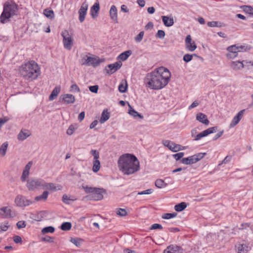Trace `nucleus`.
Here are the masks:
<instances>
[{
    "label": "nucleus",
    "mask_w": 253,
    "mask_h": 253,
    "mask_svg": "<svg viewBox=\"0 0 253 253\" xmlns=\"http://www.w3.org/2000/svg\"><path fill=\"white\" fill-rule=\"evenodd\" d=\"M244 11L250 14H253V8L251 6L245 5L244 7Z\"/></svg>",
    "instance_id": "de8ad7c7"
},
{
    "label": "nucleus",
    "mask_w": 253,
    "mask_h": 253,
    "mask_svg": "<svg viewBox=\"0 0 253 253\" xmlns=\"http://www.w3.org/2000/svg\"><path fill=\"white\" fill-rule=\"evenodd\" d=\"M11 210L8 207H3L0 209V214L3 217L8 218L12 216Z\"/></svg>",
    "instance_id": "6ab92c4d"
},
{
    "label": "nucleus",
    "mask_w": 253,
    "mask_h": 253,
    "mask_svg": "<svg viewBox=\"0 0 253 253\" xmlns=\"http://www.w3.org/2000/svg\"><path fill=\"white\" fill-rule=\"evenodd\" d=\"M62 100L67 104L73 103L75 101V96L70 94H65L63 95Z\"/></svg>",
    "instance_id": "aec40b11"
},
{
    "label": "nucleus",
    "mask_w": 253,
    "mask_h": 253,
    "mask_svg": "<svg viewBox=\"0 0 253 253\" xmlns=\"http://www.w3.org/2000/svg\"><path fill=\"white\" fill-rule=\"evenodd\" d=\"M117 214L121 216H124L127 214V212L125 209L119 208L117 209Z\"/></svg>",
    "instance_id": "c03bdc74"
},
{
    "label": "nucleus",
    "mask_w": 253,
    "mask_h": 253,
    "mask_svg": "<svg viewBox=\"0 0 253 253\" xmlns=\"http://www.w3.org/2000/svg\"><path fill=\"white\" fill-rule=\"evenodd\" d=\"M29 175V171H26L23 170V172H22V176L21 177V179L22 181H23V182L25 181L27 178L28 177Z\"/></svg>",
    "instance_id": "603ef678"
},
{
    "label": "nucleus",
    "mask_w": 253,
    "mask_h": 253,
    "mask_svg": "<svg viewBox=\"0 0 253 253\" xmlns=\"http://www.w3.org/2000/svg\"><path fill=\"white\" fill-rule=\"evenodd\" d=\"M15 203L20 207H24L31 205L33 202L30 200L27 199L24 196L22 195H18L15 199Z\"/></svg>",
    "instance_id": "1a4fd4ad"
},
{
    "label": "nucleus",
    "mask_w": 253,
    "mask_h": 253,
    "mask_svg": "<svg viewBox=\"0 0 253 253\" xmlns=\"http://www.w3.org/2000/svg\"><path fill=\"white\" fill-rule=\"evenodd\" d=\"M155 186L158 188H165L167 185V184L163 180L160 179L156 180L155 182Z\"/></svg>",
    "instance_id": "4c0bfd02"
},
{
    "label": "nucleus",
    "mask_w": 253,
    "mask_h": 253,
    "mask_svg": "<svg viewBox=\"0 0 253 253\" xmlns=\"http://www.w3.org/2000/svg\"><path fill=\"white\" fill-rule=\"evenodd\" d=\"M16 225L18 229H21L26 227V223L25 221L21 220L17 223Z\"/></svg>",
    "instance_id": "864d4df0"
},
{
    "label": "nucleus",
    "mask_w": 253,
    "mask_h": 253,
    "mask_svg": "<svg viewBox=\"0 0 253 253\" xmlns=\"http://www.w3.org/2000/svg\"><path fill=\"white\" fill-rule=\"evenodd\" d=\"M111 18L116 23H118L117 9L115 5H112L110 10Z\"/></svg>",
    "instance_id": "412c9836"
},
{
    "label": "nucleus",
    "mask_w": 253,
    "mask_h": 253,
    "mask_svg": "<svg viewBox=\"0 0 253 253\" xmlns=\"http://www.w3.org/2000/svg\"><path fill=\"white\" fill-rule=\"evenodd\" d=\"M82 241L83 240L82 239L78 238H71L70 239V242L77 247H79Z\"/></svg>",
    "instance_id": "a19ab883"
},
{
    "label": "nucleus",
    "mask_w": 253,
    "mask_h": 253,
    "mask_svg": "<svg viewBox=\"0 0 253 253\" xmlns=\"http://www.w3.org/2000/svg\"><path fill=\"white\" fill-rule=\"evenodd\" d=\"M32 165H33L32 161L29 162L28 163V164L25 166L23 170L29 172L30 169Z\"/></svg>",
    "instance_id": "13d9d810"
},
{
    "label": "nucleus",
    "mask_w": 253,
    "mask_h": 253,
    "mask_svg": "<svg viewBox=\"0 0 253 253\" xmlns=\"http://www.w3.org/2000/svg\"><path fill=\"white\" fill-rule=\"evenodd\" d=\"M89 89L91 92L96 93L98 90V86L97 85L90 86Z\"/></svg>",
    "instance_id": "6e6d98bb"
},
{
    "label": "nucleus",
    "mask_w": 253,
    "mask_h": 253,
    "mask_svg": "<svg viewBox=\"0 0 253 253\" xmlns=\"http://www.w3.org/2000/svg\"><path fill=\"white\" fill-rule=\"evenodd\" d=\"M165 36V32L162 30H158L156 37L160 39H163Z\"/></svg>",
    "instance_id": "3c124183"
},
{
    "label": "nucleus",
    "mask_w": 253,
    "mask_h": 253,
    "mask_svg": "<svg viewBox=\"0 0 253 253\" xmlns=\"http://www.w3.org/2000/svg\"><path fill=\"white\" fill-rule=\"evenodd\" d=\"M90 153L93 156L92 170L94 172H97L100 168V163L98 160L99 153L96 150H91Z\"/></svg>",
    "instance_id": "6e6552de"
},
{
    "label": "nucleus",
    "mask_w": 253,
    "mask_h": 253,
    "mask_svg": "<svg viewBox=\"0 0 253 253\" xmlns=\"http://www.w3.org/2000/svg\"><path fill=\"white\" fill-rule=\"evenodd\" d=\"M31 133L29 130L27 129H22L17 135V138L19 140L23 141L27 137L30 136Z\"/></svg>",
    "instance_id": "a211bd4d"
},
{
    "label": "nucleus",
    "mask_w": 253,
    "mask_h": 253,
    "mask_svg": "<svg viewBox=\"0 0 253 253\" xmlns=\"http://www.w3.org/2000/svg\"><path fill=\"white\" fill-rule=\"evenodd\" d=\"M206 155V153H200L197 154H195L193 155L195 159H196V162L201 160L205 155Z\"/></svg>",
    "instance_id": "a18cd8bd"
},
{
    "label": "nucleus",
    "mask_w": 253,
    "mask_h": 253,
    "mask_svg": "<svg viewBox=\"0 0 253 253\" xmlns=\"http://www.w3.org/2000/svg\"><path fill=\"white\" fill-rule=\"evenodd\" d=\"M42 241L52 243L53 242V239L51 237L47 236V237L43 238L42 239Z\"/></svg>",
    "instance_id": "69168bd1"
},
{
    "label": "nucleus",
    "mask_w": 253,
    "mask_h": 253,
    "mask_svg": "<svg viewBox=\"0 0 253 253\" xmlns=\"http://www.w3.org/2000/svg\"><path fill=\"white\" fill-rule=\"evenodd\" d=\"M18 5L13 1H7L3 4V9L0 16V21L4 24L9 21V18L17 14Z\"/></svg>",
    "instance_id": "20e7f679"
},
{
    "label": "nucleus",
    "mask_w": 253,
    "mask_h": 253,
    "mask_svg": "<svg viewBox=\"0 0 253 253\" xmlns=\"http://www.w3.org/2000/svg\"><path fill=\"white\" fill-rule=\"evenodd\" d=\"M163 228L162 226L158 223H155L152 225L150 229H162Z\"/></svg>",
    "instance_id": "bf43d9fd"
},
{
    "label": "nucleus",
    "mask_w": 253,
    "mask_h": 253,
    "mask_svg": "<svg viewBox=\"0 0 253 253\" xmlns=\"http://www.w3.org/2000/svg\"><path fill=\"white\" fill-rule=\"evenodd\" d=\"M131 53L132 52L131 50H127L120 54L119 55L118 58L122 61H125L128 58V57L131 54Z\"/></svg>",
    "instance_id": "2f4dec72"
},
{
    "label": "nucleus",
    "mask_w": 253,
    "mask_h": 253,
    "mask_svg": "<svg viewBox=\"0 0 253 253\" xmlns=\"http://www.w3.org/2000/svg\"><path fill=\"white\" fill-rule=\"evenodd\" d=\"M217 129V127L216 126H213L211 127H210L204 131L201 132L202 135L203 137L206 136L212 133L215 132Z\"/></svg>",
    "instance_id": "c756f323"
},
{
    "label": "nucleus",
    "mask_w": 253,
    "mask_h": 253,
    "mask_svg": "<svg viewBox=\"0 0 253 253\" xmlns=\"http://www.w3.org/2000/svg\"><path fill=\"white\" fill-rule=\"evenodd\" d=\"M13 241L16 243L22 242V238L19 236H15L13 237Z\"/></svg>",
    "instance_id": "680f3d73"
},
{
    "label": "nucleus",
    "mask_w": 253,
    "mask_h": 253,
    "mask_svg": "<svg viewBox=\"0 0 253 253\" xmlns=\"http://www.w3.org/2000/svg\"><path fill=\"white\" fill-rule=\"evenodd\" d=\"M144 31L140 32L138 35H137V36L135 38V41L137 42H140L144 36Z\"/></svg>",
    "instance_id": "49530a36"
},
{
    "label": "nucleus",
    "mask_w": 253,
    "mask_h": 253,
    "mask_svg": "<svg viewBox=\"0 0 253 253\" xmlns=\"http://www.w3.org/2000/svg\"><path fill=\"white\" fill-rule=\"evenodd\" d=\"M193 155L187 158H182L181 160V162L185 165H191L196 163Z\"/></svg>",
    "instance_id": "cd10ccee"
},
{
    "label": "nucleus",
    "mask_w": 253,
    "mask_h": 253,
    "mask_svg": "<svg viewBox=\"0 0 253 253\" xmlns=\"http://www.w3.org/2000/svg\"><path fill=\"white\" fill-rule=\"evenodd\" d=\"M71 89L76 92H80V89L76 84H74L71 85Z\"/></svg>",
    "instance_id": "e2e57ef3"
},
{
    "label": "nucleus",
    "mask_w": 253,
    "mask_h": 253,
    "mask_svg": "<svg viewBox=\"0 0 253 253\" xmlns=\"http://www.w3.org/2000/svg\"><path fill=\"white\" fill-rule=\"evenodd\" d=\"M96 59L91 57H87V58L85 59V62H84L83 64H86L88 65H92L94 66H97L98 63L96 62Z\"/></svg>",
    "instance_id": "7c9ffc66"
},
{
    "label": "nucleus",
    "mask_w": 253,
    "mask_h": 253,
    "mask_svg": "<svg viewBox=\"0 0 253 253\" xmlns=\"http://www.w3.org/2000/svg\"><path fill=\"white\" fill-rule=\"evenodd\" d=\"M153 28V24L152 22H149L147 23V24L145 26V29L147 30L149 29H151Z\"/></svg>",
    "instance_id": "338daca9"
},
{
    "label": "nucleus",
    "mask_w": 253,
    "mask_h": 253,
    "mask_svg": "<svg viewBox=\"0 0 253 253\" xmlns=\"http://www.w3.org/2000/svg\"><path fill=\"white\" fill-rule=\"evenodd\" d=\"M249 250V247L246 245L241 244L238 247V253H247Z\"/></svg>",
    "instance_id": "e433bc0d"
},
{
    "label": "nucleus",
    "mask_w": 253,
    "mask_h": 253,
    "mask_svg": "<svg viewBox=\"0 0 253 253\" xmlns=\"http://www.w3.org/2000/svg\"><path fill=\"white\" fill-rule=\"evenodd\" d=\"M85 113L84 112H81L78 116V120L80 122H82L84 118Z\"/></svg>",
    "instance_id": "0e129e2a"
},
{
    "label": "nucleus",
    "mask_w": 253,
    "mask_h": 253,
    "mask_svg": "<svg viewBox=\"0 0 253 253\" xmlns=\"http://www.w3.org/2000/svg\"><path fill=\"white\" fill-rule=\"evenodd\" d=\"M8 145L7 142H5L1 145L0 147V156L1 157H4L5 155Z\"/></svg>",
    "instance_id": "473e14b6"
},
{
    "label": "nucleus",
    "mask_w": 253,
    "mask_h": 253,
    "mask_svg": "<svg viewBox=\"0 0 253 253\" xmlns=\"http://www.w3.org/2000/svg\"><path fill=\"white\" fill-rule=\"evenodd\" d=\"M164 253H183V251L180 247L171 245L167 247Z\"/></svg>",
    "instance_id": "dca6fc26"
},
{
    "label": "nucleus",
    "mask_w": 253,
    "mask_h": 253,
    "mask_svg": "<svg viewBox=\"0 0 253 253\" xmlns=\"http://www.w3.org/2000/svg\"><path fill=\"white\" fill-rule=\"evenodd\" d=\"M196 119L200 123L206 126H208L210 123V121L208 119L207 116L202 113H199L197 114Z\"/></svg>",
    "instance_id": "f3484780"
},
{
    "label": "nucleus",
    "mask_w": 253,
    "mask_h": 253,
    "mask_svg": "<svg viewBox=\"0 0 253 253\" xmlns=\"http://www.w3.org/2000/svg\"><path fill=\"white\" fill-rule=\"evenodd\" d=\"M48 194L47 191H44L42 195L35 197V201L36 202H44L46 200Z\"/></svg>",
    "instance_id": "393cba45"
},
{
    "label": "nucleus",
    "mask_w": 253,
    "mask_h": 253,
    "mask_svg": "<svg viewBox=\"0 0 253 253\" xmlns=\"http://www.w3.org/2000/svg\"><path fill=\"white\" fill-rule=\"evenodd\" d=\"M128 106L129 107L128 113L129 115L132 116L134 118L138 117L141 119H142L143 118V116L141 115L140 114L138 113L135 110H134L129 103H128Z\"/></svg>",
    "instance_id": "bb28decb"
},
{
    "label": "nucleus",
    "mask_w": 253,
    "mask_h": 253,
    "mask_svg": "<svg viewBox=\"0 0 253 253\" xmlns=\"http://www.w3.org/2000/svg\"><path fill=\"white\" fill-rule=\"evenodd\" d=\"M27 187L29 190L43 189L44 190H56V186L53 183H46L41 178H30L27 181Z\"/></svg>",
    "instance_id": "39448f33"
},
{
    "label": "nucleus",
    "mask_w": 253,
    "mask_h": 253,
    "mask_svg": "<svg viewBox=\"0 0 253 253\" xmlns=\"http://www.w3.org/2000/svg\"><path fill=\"white\" fill-rule=\"evenodd\" d=\"M231 67L234 70H238L244 67L243 62L241 61H233L231 64Z\"/></svg>",
    "instance_id": "a878e982"
},
{
    "label": "nucleus",
    "mask_w": 253,
    "mask_h": 253,
    "mask_svg": "<svg viewBox=\"0 0 253 253\" xmlns=\"http://www.w3.org/2000/svg\"><path fill=\"white\" fill-rule=\"evenodd\" d=\"M163 144L164 146L167 147L170 150L174 152H176L183 149L181 145L176 144L170 140H163Z\"/></svg>",
    "instance_id": "9b49d317"
},
{
    "label": "nucleus",
    "mask_w": 253,
    "mask_h": 253,
    "mask_svg": "<svg viewBox=\"0 0 253 253\" xmlns=\"http://www.w3.org/2000/svg\"><path fill=\"white\" fill-rule=\"evenodd\" d=\"M61 35L63 37V42L64 47L68 50H70L72 48L73 42L72 37L69 35V32L67 30L63 31Z\"/></svg>",
    "instance_id": "9d476101"
},
{
    "label": "nucleus",
    "mask_w": 253,
    "mask_h": 253,
    "mask_svg": "<svg viewBox=\"0 0 253 253\" xmlns=\"http://www.w3.org/2000/svg\"><path fill=\"white\" fill-rule=\"evenodd\" d=\"M187 207V205L185 202H182L180 204L176 205L174 206V210L176 211H181L184 210Z\"/></svg>",
    "instance_id": "c9c22d12"
},
{
    "label": "nucleus",
    "mask_w": 253,
    "mask_h": 253,
    "mask_svg": "<svg viewBox=\"0 0 253 253\" xmlns=\"http://www.w3.org/2000/svg\"><path fill=\"white\" fill-rule=\"evenodd\" d=\"M170 77L171 74L169 70L164 67H161L148 73L144 79V83L150 89L159 90L168 84Z\"/></svg>",
    "instance_id": "f257e3e1"
},
{
    "label": "nucleus",
    "mask_w": 253,
    "mask_h": 253,
    "mask_svg": "<svg viewBox=\"0 0 253 253\" xmlns=\"http://www.w3.org/2000/svg\"><path fill=\"white\" fill-rule=\"evenodd\" d=\"M220 24V23L217 21H211L207 23L208 26L211 27H220L221 25Z\"/></svg>",
    "instance_id": "09e8293b"
},
{
    "label": "nucleus",
    "mask_w": 253,
    "mask_h": 253,
    "mask_svg": "<svg viewBox=\"0 0 253 253\" xmlns=\"http://www.w3.org/2000/svg\"><path fill=\"white\" fill-rule=\"evenodd\" d=\"M192 58H193V55H191L189 54H186L184 55V56L183 57V60L185 62H189L191 60H192Z\"/></svg>",
    "instance_id": "8fccbe9b"
},
{
    "label": "nucleus",
    "mask_w": 253,
    "mask_h": 253,
    "mask_svg": "<svg viewBox=\"0 0 253 253\" xmlns=\"http://www.w3.org/2000/svg\"><path fill=\"white\" fill-rule=\"evenodd\" d=\"M8 228V223L4 222L0 225V229L3 231H6Z\"/></svg>",
    "instance_id": "052dcab7"
},
{
    "label": "nucleus",
    "mask_w": 253,
    "mask_h": 253,
    "mask_svg": "<svg viewBox=\"0 0 253 253\" xmlns=\"http://www.w3.org/2000/svg\"><path fill=\"white\" fill-rule=\"evenodd\" d=\"M223 131H219L215 136L213 138V140H215L216 139H217L218 138H219L220 136H222V135L223 134Z\"/></svg>",
    "instance_id": "774afa93"
},
{
    "label": "nucleus",
    "mask_w": 253,
    "mask_h": 253,
    "mask_svg": "<svg viewBox=\"0 0 253 253\" xmlns=\"http://www.w3.org/2000/svg\"><path fill=\"white\" fill-rule=\"evenodd\" d=\"M110 117L109 112L107 110H104L102 113L101 118L100 119V123L103 124L107 121Z\"/></svg>",
    "instance_id": "c85d7f7f"
},
{
    "label": "nucleus",
    "mask_w": 253,
    "mask_h": 253,
    "mask_svg": "<svg viewBox=\"0 0 253 253\" xmlns=\"http://www.w3.org/2000/svg\"><path fill=\"white\" fill-rule=\"evenodd\" d=\"M185 47L190 51H193L197 48V45L194 41H192L190 35H187L186 37Z\"/></svg>",
    "instance_id": "ddd939ff"
},
{
    "label": "nucleus",
    "mask_w": 253,
    "mask_h": 253,
    "mask_svg": "<svg viewBox=\"0 0 253 253\" xmlns=\"http://www.w3.org/2000/svg\"><path fill=\"white\" fill-rule=\"evenodd\" d=\"M44 15L47 18L52 19L54 18V12L49 8L45 9L43 11Z\"/></svg>",
    "instance_id": "f704fd0d"
},
{
    "label": "nucleus",
    "mask_w": 253,
    "mask_h": 253,
    "mask_svg": "<svg viewBox=\"0 0 253 253\" xmlns=\"http://www.w3.org/2000/svg\"><path fill=\"white\" fill-rule=\"evenodd\" d=\"M228 53L226 54V56L229 59H234L238 55V52H240L245 50V46H236L233 45L229 46L227 48Z\"/></svg>",
    "instance_id": "0eeeda50"
},
{
    "label": "nucleus",
    "mask_w": 253,
    "mask_h": 253,
    "mask_svg": "<svg viewBox=\"0 0 253 253\" xmlns=\"http://www.w3.org/2000/svg\"><path fill=\"white\" fill-rule=\"evenodd\" d=\"M61 90L60 86H56L52 91L51 93L49 96V100H53L56 98L58 94L60 93Z\"/></svg>",
    "instance_id": "4be33fe9"
},
{
    "label": "nucleus",
    "mask_w": 253,
    "mask_h": 253,
    "mask_svg": "<svg viewBox=\"0 0 253 253\" xmlns=\"http://www.w3.org/2000/svg\"><path fill=\"white\" fill-rule=\"evenodd\" d=\"M122 65L121 62H116L115 63L108 65L106 67L105 70L108 74L111 75L119 70L121 67Z\"/></svg>",
    "instance_id": "f8f14e48"
},
{
    "label": "nucleus",
    "mask_w": 253,
    "mask_h": 253,
    "mask_svg": "<svg viewBox=\"0 0 253 253\" xmlns=\"http://www.w3.org/2000/svg\"><path fill=\"white\" fill-rule=\"evenodd\" d=\"M77 200V198L74 196L68 195L65 194L62 197L63 202L66 204H70L73 201Z\"/></svg>",
    "instance_id": "5701e85b"
},
{
    "label": "nucleus",
    "mask_w": 253,
    "mask_h": 253,
    "mask_svg": "<svg viewBox=\"0 0 253 253\" xmlns=\"http://www.w3.org/2000/svg\"><path fill=\"white\" fill-rule=\"evenodd\" d=\"M19 71L21 76L27 80H35L41 74L39 66L33 60L22 64L19 67Z\"/></svg>",
    "instance_id": "7ed1b4c3"
},
{
    "label": "nucleus",
    "mask_w": 253,
    "mask_h": 253,
    "mask_svg": "<svg viewBox=\"0 0 253 253\" xmlns=\"http://www.w3.org/2000/svg\"><path fill=\"white\" fill-rule=\"evenodd\" d=\"M99 3H95L91 7L90 12L91 15L93 18H95L96 16V14H94L93 13V11H94L96 13H97L99 10Z\"/></svg>",
    "instance_id": "72a5a7b5"
},
{
    "label": "nucleus",
    "mask_w": 253,
    "mask_h": 253,
    "mask_svg": "<svg viewBox=\"0 0 253 253\" xmlns=\"http://www.w3.org/2000/svg\"><path fill=\"white\" fill-rule=\"evenodd\" d=\"M72 224L69 222H65L62 224L61 229L63 231H68L71 229Z\"/></svg>",
    "instance_id": "58836bf2"
},
{
    "label": "nucleus",
    "mask_w": 253,
    "mask_h": 253,
    "mask_svg": "<svg viewBox=\"0 0 253 253\" xmlns=\"http://www.w3.org/2000/svg\"><path fill=\"white\" fill-rule=\"evenodd\" d=\"M54 231V228L52 226H48L43 228L42 230V232L43 234H46L48 233H53Z\"/></svg>",
    "instance_id": "37998d69"
},
{
    "label": "nucleus",
    "mask_w": 253,
    "mask_h": 253,
    "mask_svg": "<svg viewBox=\"0 0 253 253\" xmlns=\"http://www.w3.org/2000/svg\"><path fill=\"white\" fill-rule=\"evenodd\" d=\"M88 4L85 2L83 3L79 10V20L81 23H82L84 20Z\"/></svg>",
    "instance_id": "4468645a"
},
{
    "label": "nucleus",
    "mask_w": 253,
    "mask_h": 253,
    "mask_svg": "<svg viewBox=\"0 0 253 253\" xmlns=\"http://www.w3.org/2000/svg\"><path fill=\"white\" fill-rule=\"evenodd\" d=\"M177 215L175 212L173 213H166L162 215V218L163 219H169L175 217Z\"/></svg>",
    "instance_id": "ea45409f"
},
{
    "label": "nucleus",
    "mask_w": 253,
    "mask_h": 253,
    "mask_svg": "<svg viewBox=\"0 0 253 253\" xmlns=\"http://www.w3.org/2000/svg\"><path fill=\"white\" fill-rule=\"evenodd\" d=\"M118 167L125 174H131L138 171L139 162L133 154H125L122 155L118 162Z\"/></svg>",
    "instance_id": "f03ea898"
},
{
    "label": "nucleus",
    "mask_w": 253,
    "mask_h": 253,
    "mask_svg": "<svg viewBox=\"0 0 253 253\" xmlns=\"http://www.w3.org/2000/svg\"><path fill=\"white\" fill-rule=\"evenodd\" d=\"M162 18L163 22L166 26L170 27L173 25L174 21L172 18H169L167 16H163Z\"/></svg>",
    "instance_id": "b1692460"
},
{
    "label": "nucleus",
    "mask_w": 253,
    "mask_h": 253,
    "mask_svg": "<svg viewBox=\"0 0 253 253\" xmlns=\"http://www.w3.org/2000/svg\"><path fill=\"white\" fill-rule=\"evenodd\" d=\"M127 87V84L126 82L125 84L121 83L119 85L118 89L120 92L122 93H124L126 91Z\"/></svg>",
    "instance_id": "79ce46f5"
},
{
    "label": "nucleus",
    "mask_w": 253,
    "mask_h": 253,
    "mask_svg": "<svg viewBox=\"0 0 253 253\" xmlns=\"http://www.w3.org/2000/svg\"><path fill=\"white\" fill-rule=\"evenodd\" d=\"M245 111V109L242 110L238 112V113L233 118L231 123L230 124V127H233L237 125L242 118L243 117V115L244 112Z\"/></svg>",
    "instance_id": "2eb2a0df"
},
{
    "label": "nucleus",
    "mask_w": 253,
    "mask_h": 253,
    "mask_svg": "<svg viewBox=\"0 0 253 253\" xmlns=\"http://www.w3.org/2000/svg\"><path fill=\"white\" fill-rule=\"evenodd\" d=\"M74 130H75L74 127L73 126L71 125L69 126L68 129L67 130V134L69 135H71L73 133Z\"/></svg>",
    "instance_id": "4d7b16f0"
},
{
    "label": "nucleus",
    "mask_w": 253,
    "mask_h": 253,
    "mask_svg": "<svg viewBox=\"0 0 253 253\" xmlns=\"http://www.w3.org/2000/svg\"><path fill=\"white\" fill-rule=\"evenodd\" d=\"M184 153L183 152H180L174 154L173 155V157L175 159L176 161L179 160L182 157L184 156Z\"/></svg>",
    "instance_id": "5fc2aeb1"
},
{
    "label": "nucleus",
    "mask_w": 253,
    "mask_h": 253,
    "mask_svg": "<svg viewBox=\"0 0 253 253\" xmlns=\"http://www.w3.org/2000/svg\"><path fill=\"white\" fill-rule=\"evenodd\" d=\"M85 192L87 195L84 198L89 200H101L106 194V191H85Z\"/></svg>",
    "instance_id": "423d86ee"
}]
</instances>
